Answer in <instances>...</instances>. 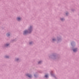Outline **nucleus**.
<instances>
[{
    "mask_svg": "<svg viewBox=\"0 0 79 79\" xmlns=\"http://www.w3.org/2000/svg\"><path fill=\"white\" fill-rule=\"evenodd\" d=\"M31 27H30V29H29V31H31Z\"/></svg>",
    "mask_w": 79,
    "mask_h": 79,
    "instance_id": "39448f33",
    "label": "nucleus"
},
{
    "mask_svg": "<svg viewBox=\"0 0 79 79\" xmlns=\"http://www.w3.org/2000/svg\"><path fill=\"white\" fill-rule=\"evenodd\" d=\"M45 77H48V75H45Z\"/></svg>",
    "mask_w": 79,
    "mask_h": 79,
    "instance_id": "0eeeda50",
    "label": "nucleus"
},
{
    "mask_svg": "<svg viewBox=\"0 0 79 79\" xmlns=\"http://www.w3.org/2000/svg\"><path fill=\"white\" fill-rule=\"evenodd\" d=\"M28 33V32L27 31H24L23 34H27Z\"/></svg>",
    "mask_w": 79,
    "mask_h": 79,
    "instance_id": "f257e3e1",
    "label": "nucleus"
},
{
    "mask_svg": "<svg viewBox=\"0 0 79 79\" xmlns=\"http://www.w3.org/2000/svg\"><path fill=\"white\" fill-rule=\"evenodd\" d=\"M9 45V44H6V47H7V46H8Z\"/></svg>",
    "mask_w": 79,
    "mask_h": 79,
    "instance_id": "423d86ee",
    "label": "nucleus"
},
{
    "mask_svg": "<svg viewBox=\"0 0 79 79\" xmlns=\"http://www.w3.org/2000/svg\"><path fill=\"white\" fill-rule=\"evenodd\" d=\"M17 60H18V59H17Z\"/></svg>",
    "mask_w": 79,
    "mask_h": 79,
    "instance_id": "4468645a",
    "label": "nucleus"
},
{
    "mask_svg": "<svg viewBox=\"0 0 79 79\" xmlns=\"http://www.w3.org/2000/svg\"><path fill=\"white\" fill-rule=\"evenodd\" d=\"M67 13L66 14V15H67Z\"/></svg>",
    "mask_w": 79,
    "mask_h": 79,
    "instance_id": "2eb2a0df",
    "label": "nucleus"
},
{
    "mask_svg": "<svg viewBox=\"0 0 79 79\" xmlns=\"http://www.w3.org/2000/svg\"><path fill=\"white\" fill-rule=\"evenodd\" d=\"M17 20H18V21H20V20H21V18L18 17L17 18Z\"/></svg>",
    "mask_w": 79,
    "mask_h": 79,
    "instance_id": "20e7f679",
    "label": "nucleus"
},
{
    "mask_svg": "<svg viewBox=\"0 0 79 79\" xmlns=\"http://www.w3.org/2000/svg\"><path fill=\"white\" fill-rule=\"evenodd\" d=\"M27 76H28V77H30V78H31V75H29V74H27Z\"/></svg>",
    "mask_w": 79,
    "mask_h": 79,
    "instance_id": "f03ea898",
    "label": "nucleus"
},
{
    "mask_svg": "<svg viewBox=\"0 0 79 79\" xmlns=\"http://www.w3.org/2000/svg\"><path fill=\"white\" fill-rule=\"evenodd\" d=\"M40 63H41V61H39V62H38V64H40Z\"/></svg>",
    "mask_w": 79,
    "mask_h": 79,
    "instance_id": "6e6552de",
    "label": "nucleus"
},
{
    "mask_svg": "<svg viewBox=\"0 0 79 79\" xmlns=\"http://www.w3.org/2000/svg\"><path fill=\"white\" fill-rule=\"evenodd\" d=\"M29 33H30V32H29Z\"/></svg>",
    "mask_w": 79,
    "mask_h": 79,
    "instance_id": "f3484780",
    "label": "nucleus"
},
{
    "mask_svg": "<svg viewBox=\"0 0 79 79\" xmlns=\"http://www.w3.org/2000/svg\"><path fill=\"white\" fill-rule=\"evenodd\" d=\"M55 40L54 39H53V40Z\"/></svg>",
    "mask_w": 79,
    "mask_h": 79,
    "instance_id": "f8f14e48",
    "label": "nucleus"
},
{
    "mask_svg": "<svg viewBox=\"0 0 79 79\" xmlns=\"http://www.w3.org/2000/svg\"><path fill=\"white\" fill-rule=\"evenodd\" d=\"M9 35H10V34H7V36H9Z\"/></svg>",
    "mask_w": 79,
    "mask_h": 79,
    "instance_id": "1a4fd4ad",
    "label": "nucleus"
},
{
    "mask_svg": "<svg viewBox=\"0 0 79 79\" xmlns=\"http://www.w3.org/2000/svg\"><path fill=\"white\" fill-rule=\"evenodd\" d=\"M34 76H35V75H34Z\"/></svg>",
    "mask_w": 79,
    "mask_h": 79,
    "instance_id": "dca6fc26",
    "label": "nucleus"
},
{
    "mask_svg": "<svg viewBox=\"0 0 79 79\" xmlns=\"http://www.w3.org/2000/svg\"><path fill=\"white\" fill-rule=\"evenodd\" d=\"M30 44H31V43H30Z\"/></svg>",
    "mask_w": 79,
    "mask_h": 79,
    "instance_id": "ddd939ff",
    "label": "nucleus"
},
{
    "mask_svg": "<svg viewBox=\"0 0 79 79\" xmlns=\"http://www.w3.org/2000/svg\"><path fill=\"white\" fill-rule=\"evenodd\" d=\"M77 49H74L73 50V52H77Z\"/></svg>",
    "mask_w": 79,
    "mask_h": 79,
    "instance_id": "7ed1b4c3",
    "label": "nucleus"
},
{
    "mask_svg": "<svg viewBox=\"0 0 79 79\" xmlns=\"http://www.w3.org/2000/svg\"><path fill=\"white\" fill-rule=\"evenodd\" d=\"M63 19H61V20L62 21H63Z\"/></svg>",
    "mask_w": 79,
    "mask_h": 79,
    "instance_id": "9b49d317",
    "label": "nucleus"
},
{
    "mask_svg": "<svg viewBox=\"0 0 79 79\" xmlns=\"http://www.w3.org/2000/svg\"><path fill=\"white\" fill-rule=\"evenodd\" d=\"M6 58H8V56H6Z\"/></svg>",
    "mask_w": 79,
    "mask_h": 79,
    "instance_id": "9d476101",
    "label": "nucleus"
}]
</instances>
